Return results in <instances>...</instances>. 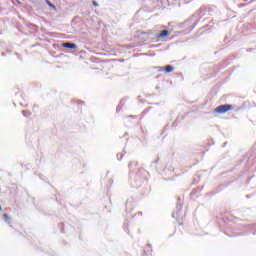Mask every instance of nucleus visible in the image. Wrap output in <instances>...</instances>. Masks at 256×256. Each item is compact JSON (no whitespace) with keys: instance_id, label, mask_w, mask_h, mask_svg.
I'll use <instances>...</instances> for the list:
<instances>
[{"instance_id":"7","label":"nucleus","mask_w":256,"mask_h":256,"mask_svg":"<svg viewBox=\"0 0 256 256\" xmlns=\"http://www.w3.org/2000/svg\"><path fill=\"white\" fill-rule=\"evenodd\" d=\"M94 7H97L99 4L96 1H93Z\"/></svg>"},{"instance_id":"4","label":"nucleus","mask_w":256,"mask_h":256,"mask_svg":"<svg viewBox=\"0 0 256 256\" xmlns=\"http://www.w3.org/2000/svg\"><path fill=\"white\" fill-rule=\"evenodd\" d=\"M62 46L65 49H77V44H73V43H64Z\"/></svg>"},{"instance_id":"8","label":"nucleus","mask_w":256,"mask_h":256,"mask_svg":"<svg viewBox=\"0 0 256 256\" xmlns=\"http://www.w3.org/2000/svg\"><path fill=\"white\" fill-rule=\"evenodd\" d=\"M48 5H49L50 7H53V4H50L49 2H48Z\"/></svg>"},{"instance_id":"1","label":"nucleus","mask_w":256,"mask_h":256,"mask_svg":"<svg viewBox=\"0 0 256 256\" xmlns=\"http://www.w3.org/2000/svg\"><path fill=\"white\" fill-rule=\"evenodd\" d=\"M231 109H233V105L224 104V105H220V106L216 107L214 110V113H219L220 115H223V114L231 111Z\"/></svg>"},{"instance_id":"5","label":"nucleus","mask_w":256,"mask_h":256,"mask_svg":"<svg viewBox=\"0 0 256 256\" xmlns=\"http://www.w3.org/2000/svg\"><path fill=\"white\" fill-rule=\"evenodd\" d=\"M3 217H4V220L6 221V223H10L11 218L9 217V215L4 214Z\"/></svg>"},{"instance_id":"9","label":"nucleus","mask_w":256,"mask_h":256,"mask_svg":"<svg viewBox=\"0 0 256 256\" xmlns=\"http://www.w3.org/2000/svg\"><path fill=\"white\" fill-rule=\"evenodd\" d=\"M0 211H1V206H0Z\"/></svg>"},{"instance_id":"6","label":"nucleus","mask_w":256,"mask_h":256,"mask_svg":"<svg viewBox=\"0 0 256 256\" xmlns=\"http://www.w3.org/2000/svg\"><path fill=\"white\" fill-rule=\"evenodd\" d=\"M22 113H23V116H24V117H29V115H31V113H27V111H25V110L22 111Z\"/></svg>"},{"instance_id":"3","label":"nucleus","mask_w":256,"mask_h":256,"mask_svg":"<svg viewBox=\"0 0 256 256\" xmlns=\"http://www.w3.org/2000/svg\"><path fill=\"white\" fill-rule=\"evenodd\" d=\"M159 71H165L166 73H173V66L167 65L164 68H160Z\"/></svg>"},{"instance_id":"2","label":"nucleus","mask_w":256,"mask_h":256,"mask_svg":"<svg viewBox=\"0 0 256 256\" xmlns=\"http://www.w3.org/2000/svg\"><path fill=\"white\" fill-rule=\"evenodd\" d=\"M164 37H169V31L168 30H162L158 35V39H163Z\"/></svg>"}]
</instances>
